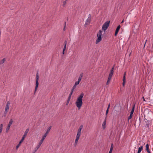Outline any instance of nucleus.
<instances>
[{
    "label": "nucleus",
    "instance_id": "obj_37",
    "mask_svg": "<svg viewBox=\"0 0 153 153\" xmlns=\"http://www.w3.org/2000/svg\"><path fill=\"white\" fill-rule=\"evenodd\" d=\"M114 66L113 68H112L111 69L110 71H112V72H114Z\"/></svg>",
    "mask_w": 153,
    "mask_h": 153
},
{
    "label": "nucleus",
    "instance_id": "obj_21",
    "mask_svg": "<svg viewBox=\"0 0 153 153\" xmlns=\"http://www.w3.org/2000/svg\"><path fill=\"white\" fill-rule=\"evenodd\" d=\"M111 79V78L108 77V80L106 82V85H108L109 84Z\"/></svg>",
    "mask_w": 153,
    "mask_h": 153
},
{
    "label": "nucleus",
    "instance_id": "obj_26",
    "mask_svg": "<svg viewBox=\"0 0 153 153\" xmlns=\"http://www.w3.org/2000/svg\"><path fill=\"white\" fill-rule=\"evenodd\" d=\"M83 73H81L80 74V75H79V76L78 78V79H79L80 80H81V79L82 78V76H83Z\"/></svg>",
    "mask_w": 153,
    "mask_h": 153
},
{
    "label": "nucleus",
    "instance_id": "obj_52",
    "mask_svg": "<svg viewBox=\"0 0 153 153\" xmlns=\"http://www.w3.org/2000/svg\"><path fill=\"white\" fill-rule=\"evenodd\" d=\"M146 44V43L145 42V44Z\"/></svg>",
    "mask_w": 153,
    "mask_h": 153
},
{
    "label": "nucleus",
    "instance_id": "obj_24",
    "mask_svg": "<svg viewBox=\"0 0 153 153\" xmlns=\"http://www.w3.org/2000/svg\"><path fill=\"white\" fill-rule=\"evenodd\" d=\"M6 60V59L4 58L0 61V65L3 63Z\"/></svg>",
    "mask_w": 153,
    "mask_h": 153
},
{
    "label": "nucleus",
    "instance_id": "obj_5",
    "mask_svg": "<svg viewBox=\"0 0 153 153\" xmlns=\"http://www.w3.org/2000/svg\"><path fill=\"white\" fill-rule=\"evenodd\" d=\"M82 128H83L82 125H81L79 126V128L78 129V130L77 135H78V136H80L81 130L82 129Z\"/></svg>",
    "mask_w": 153,
    "mask_h": 153
},
{
    "label": "nucleus",
    "instance_id": "obj_8",
    "mask_svg": "<svg viewBox=\"0 0 153 153\" xmlns=\"http://www.w3.org/2000/svg\"><path fill=\"white\" fill-rule=\"evenodd\" d=\"M126 72H125L123 74V86H124L125 85V83H126Z\"/></svg>",
    "mask_w": 153,
    "mask_h": 153
},
{
    "label": "nucleus",
    "instance_id": "obj_2",
    "mask_svg": "<svg viewBox=\"0 0 153 153\" xmlns=\"http://www.w3.org/2000/svg\"><path fill=\"white\" fill-rule=\"evenodd\" d=\"M110 21H108L105 22L103 25L102 27V30H103L104 31H105L108 27Z\"/></svg>",
    "mask_w": 153,
    "mask_h": 153
},
{
    "label": "nucleus",
    "instance_id": "obj_32",
    "mask_svg": "<svg viewBox=\"0 0 153 153\" xmlns=\"http://www.w3.org/2000/svg\"><path fill=\"white\" fill-rule=\"evenodd\" d=\"M108 111H109V109L108 108H107L106 111V116H107V115L108 114Z\"/></svg>",
    "mask_w": 153,
    "mask_h": 153
},
{
    "label": "nucleus",
    "instance_id": "obj_40",
    "mask_svg": "<svg viewBox=\"0 0 153 153\" xmlns=\"http://www.w3.org/2000/svg\"><path fill=\"white\" fill-rule=\"evenodd\" d=\"M8 112V111L5 110V111L4 112V114L6 115L7 114V113Z\"/></svg>",
    "mask_w": 153,
    "mask_h": 153
},
{
    "label": "nucleus",
    "instance_id": "obj_1",
    "mask_svg": "<svg viewBox=\"0 0 153 153\" xmlns=\"http://www.w3.org/2000/svg\"><path fill=\"white\" fill-rule=\"evenodd\" d=\"M84 95V93H82L76 100L75 104L78 108V110L80 109L83 103L82 98L83 97Z\"/></svg>",
    "mask_w": 153,
    "mask_h": 153
},
{
    "label": "nucleus",
    "instance_id": "obj_47",
    "mask_svg": "<svg viewBox=\"0 0 153 153\" xmlns=\"http://www.w3.org/2000/svg\"><path fill=\"white\" fill-rule=\"evenodd\" d=\"M72 93H72L70 92V94L69 95H71H71H72Z\"/></svg>",
    "mask_w": 153,
    "mask_h": 153
},
{
    "label": "nucleus",
    "instance_id": "obj_41",
    "mask_svg": "<svg viewBox=\"0 0 153 153\" xmlns=\"http://www.w3.org/2000/svg\"><path fill=\"white\" fill-rule=\"evenodd\" d=\"M71 97V95H69L68 96V99H69V100H70Z\"/></svg>",
    "mask_w": 153,
    "mask_h": 153
},
{
    "label": "nucleus",
    "instance_id": "obj_10",
    "mask_svg": "<svg viewBox=\"0 0 153 153\" xmlns=\"http://www.w3.org/2000/svg\"><path fill=\"white\" fill-rule=\"evenodd\" d=\"M106 118H107V116H106V117L104 121L102 123V127H103V129H105V125L106 124Z\"/></svg>",
    "mask_w": 153,
    "mask_h": 153
},
{
    "label": "nucleus",
    "instance_id": "obj_33",
    "mask_svg": "<svg viewBox=\"0 0 153 153\" xmlns=\"http://www.w3.org/2000/svg\"><path fill=\"white\" fill-rule=\"evenodd\" d=\"M65 49H66V48L65 47V48H63V51H62V54L63 55L64 54L65 51Z\"/></svg>",
    "mask_w": 153,
    "mask_h": 153
},
{
    "label": "nucleus",
    "instance_id": "obj_44",
    "mask_svg": "<svg viewBox=\"0 0 153 153\" xmlns=\"http://www.w3.org/2000/svg\"><path fill=\"white\" fill-rule=\"evenodd\" d=\"M142 99H143V101H146V100H145V99L144 97H142Z\"/></svg>",
    "mask_w": 153,
    "mask_h": 153
},
{
    "label": "nucleus",
    "instance_id": "obj_38",
    "mask_svg": "<svg viewBox=\"0 0 153 153\" xmlns=\"http://www.w3.org/2000/svg\"><path fill=\"white\" fill-rule=\"evenodd\" d=\"M76 85H75V84H74V85L73 86V88H73V89H75L76 87Z\"/></svg>",
    "mask_w": 153,
    "mask_h": 153
},
{
    "label": "nucleus",
    "instance_id": "obj_25",
    "mask_svg": "<svg viewBox=\"0 0 153 153\" xmlns=\"http://www.w3.org/2000/svg\"><path fill=\"white\" fill-rule=\"evenodd\" d=\"M3 124H1L0 126V134L1 133L2 131Z\"/></svg>",
    "mask_w": 153,
    "mask_h": 153
},
{
    "label": "nucleus",
    "instance_id": "obj_12",
    "mask_svg": "<svg viewBox=\"0 0 153 153\" xmlns=\"http://www.w3.org/2000/svg\"><path fill=\"white\" fill-rule=\"evenodd\" d=\"M51 128V126H50L47 129V131L46 132L45 134H44V135L45 136H47V135L48 134V133L50 131Z\"/></svg>",
    "mask_w": 153,
    "mask_h": 153
},
{
    "label": "nucleus",
    "instance_id": "obj_22",
    "mask_svg": "<svg viewBox=\"0 0 153 153\" xmlns=\"http://www.w3.org/2000/svg\"><path fill=\"white\" fill-rule=\"evenodd\" d=\"M13 123V119H11L10 120V121H9V124L8 125L11 126V125Z\"/></svg>",
    "mask_w": 153,
    "mask_h": 153
},
{
    "label": "nucleus",
    "instance_id": "obj_29",
    "mask_svg": "<svg viewBox=\"0 0 153 153\" xmlns=\"http://www.w3.org/2000/svg\"><path fill=\"white\" fill-rule=\"evenodd\" d=\"M66 1V0H65V1H64L63 2V7H65V5H66V4L67 3V2H66V1Z\"/></svg>",
    "mask_w": 153,
    "mask_h": 153
},
{
    "label": "nucleus",
    "instance_id": "obj_19",
    "mask_svg": "<svg viewBox=\"0 0 153 153\" xmlns=\"http://www.w3.org/2000/svg\"><path fill=\"white\" fill-rule=\"evenodd\" d=\"M81 81V80L79 79H78V81L76 82H75V85H78L79 84L80 82Z\"/></svg>",
    "mask_w": 153,
    "mask_h": 153
},
{
    "label": "nucleus",
    "instance_id": "obj_17",
    "mask_svg": "<svg viewBox=\"0 0 153 153\" xmlns=\"http://www.w3.org/2000/svg\"><path fill=\"white\" fill-rule=\"evenodd\" d=\"M146 150L147 152L149 151V145L148 144L146 145Z\"/></svg>",
    "mask_w": 153,
    "mask_h": 153
},
{
    "label": "nucleus",
    "instance_id": "obj_7",
    "mask_svg": "<svg viewBox=\"0 0 153 153\" xmlns=\"http://www.w3.org/2000/svg\"><path fill=\"white\" fill-rule=\"evenodd\" d=\"M97 38L96 41L95 43L97 44L102 40V36H97Z\"/></svg>",
    "mask_w": 153,
    "mask_h": 153
},
{
    "label": "nucleus",
    "instance_id": "obj_51",
    "mask_svg": "<svg viewBox=\"0 0 153 153\" xmlns=\"http://www.w3.org/2000/svg\"><path fill=\"white\" fill-rule=\"evenodd\" d=\"M123 20L122 21L121 23H123Z\"/></svg>",
    "mask_w": 153,
    "mask_h": 153
},
{
    "label": "nucleus",
    "instance_id": "obj_15",
    "mask_svg": "<svg viewBox=\"0 0 153 153\" xmlns=\"http://www.w3.org/2000/svg\"><path fill=\"white\" fill-rule=\"evenodd\" d=\"M113 143L111 144L110 149L108 153H112L113 148Z\"/></svg>",
    "mask_w": 153,
    "mask_h": 153
},
{
    "label": "nucleus",
    "instance_id": "obj_30",
    "mask_svg": "<svg viewBox=\"0 0 153 153\" xmlns=\"http://www.w3.org/2000/svg\"><path fill=\"white\" fill-rule=\"evenodd\" d=\"M67 43V41L66 40H65L64 42V48L65 47L66 48V45Z\"/></svg>",
    "mask_w": 153,
    "mask_h": 153
},
{
    "label": "nucleus",
    "instance_id": "obj_14",
    "mask_svg": "<svg viewBox=\"0 0 153 153\" xmlns=\"http://www.w3.org/2000/svg\"><path fill=\"white\" fill-rule=\"evenodd\" d=\"M143 149V146H141L140 147H139L138 149V152H137V153H140Z\"/></svg>",
    "mask_w": 153,
    "mask_h": 153
},
{
    "label": "nucleus",
    "instance_id": "obj_36",
    "mask_svg": "<svg viewBox=\"0 0 153 153\" xmlns=\"http://www.w3.org/2000/svg\"><path fill=\"white\" fill-rule=\"evenodd\" d=\"M70 100H69V99H68V100H67V102L66 103V105H67L69 103Z\"/></svg>",
    "mask_w": 153,
    "mask_h": 153
},
{
    "label": "nucleus",
    "instance_id": "obj_28",
    "mask_svg": "<svg viewBox=\"0 0 153 153\" xmlns=\"http://www.w3.org/2000/svg\"><path fill=\"white\" fill-rule=\"evenodd\" d=\"M120 28V25H118L117 27L116 30L119 32Z\"/></svg>",
    "mask_w": 153,
    "mask_h": 153
},
{
    "label": "nucleus",
    "instance_id": "obj_9",
    "mask_svg": "<svg viewBox=\"0 0 153 153\" xmlns=\"http://www.w3.org/2000/svg\"><path fill=\"white\" fill-rule=\"evenodd\" d=\"M10 104V102L9 101H8L6 105L5 106V111H8L9 108V105Z\"/></svg>",
    "mask_w": 153,
    "mask_h": 153
},
{
    "label": "nucleus",
    "instance_id": "obj_4",
    "mask_svg": "<svg viewBox=\"0 0 153 153\" xmlns=\"http://www.w3.org/2000/svg\"><path fill=\"white\" fill-rule=\"evenodd\" d=\"M29 130V128H27L26 129V130L25 131V132L24 134L23 135V137H22L21 140L20 141H21L22 142H23V141L25 139V137L27 136V133L28 132Z\"/></svg>",
    "mask_w": 153,
    "mask_h": 153
},
{
    "label": "nucleus",
    "instance_id": "obj_31",
    "mask_svg": "<svg viewBox=\"0 0 153 153\" xmlns=\"http://www.w3.org/2000/svg\"><path fill=\"white\" fill-rule=\"evenodd\" d=\"M132 116L133 115H132L130 114V116L128 117V120L131 119L132 118Z\"/></svg>",
    "mask_w": 153,
    "mask_h": 153
},
{
    "label": "nucleus",
    "instance_id": "obj_34",
    "mask_svg": "<svg viewBox=\"0 0 153 153\" xmlns=\"http://www.w3.org/2000/svg\"><path fill=\"white\" fill-rule=\"evenodd\" d=\"M42 144L40 143H39V144L37 146V149H38L40 147L41 145Z\"/></svg>",
    "mask_w": 153,
    "mask_h": 153
},
{
    "label": "nucleus",
    "instance_id": "obj_49",
    "mask_svg": "<svg viewBox=\"0 0 153 153\" xmlns=\"http://www.w3.org/2000/svg\"><path fill=\"white\" fill-rule=\"evenodd\" d=\"M3 116L5 117L6 116V115L4 114V115Z\"/></svg>",
    "mask_w": 153,
    "mask_h": 153
},
{
    "label": "nucleus",
    "instance_id": "obj_48",
    "mask_svg": "<svg viewBox=\"0 0 153 153\" xmlns=\"http://www.w3.org/2000/svg\"><path fill=\"white\" fill-rule=\"evenodd\" d=\"M147 152H148V153H151L150 151Z\"/></svg>",
    "mask_w": 153,
    "mask_h": 153
},
{
    "label": "nucleus",
    "instance_id": "obj_50",
    "mask_svg": "<svg viewBox=\"0 0 153 153\" xmlns=\"http://www.w3.org/2000/svg\"><path fill=\"white\" fill-rule=\"evenodd\" d=\"M35 151H34V152H33L32 153H35Z\"/></svg>",
    "mask_w": 153,
    "mask_h": 153
},
{
    "label": "nucleus",
    "instance_id": "obj_43",
    "mask_svg": "<svg viewBox=\"0 0 153 153\" xmlns=\"http://www.w3.org/2000/svg\"><path fill=\"white\" fill-rule=\"evenodd\" d=\"M74 89H73V88H72V89L71 90V93H73V91H74Z\"/></svg>",
    "mask_w": 153,
    "mask_h": 153
},
{
    "label": "nucleus",
    "instance_id": "obj_11",
    "mask_svg": "<svg viewBox=\"0 0 153 153\" xmlns=\"http://www.w3.org/2000/svg\"><path fill=\"white\" fill-rule=\"evenodd\" d=\"M135 103L133 105L132 107V109L130 112V115H133V114L134 113V108H135Z\"/></svg>",
    "mask_w": 153,
    "mask_h": 153
},
{
    "label": "nucleus",
    "instance_id": "obj_3",
    "mask_svg": "<svg viewBox=\"0 0 153 153\" xmlns=\"http://www.w3.org/2000/svg\"><path fill=\"white\" fill-rule=\"evenodd\" d=\"M39 74L38 72L36 74V86L34 90V94L35 93L39 85Z\"/></svg>",
    "mask_w": 153,
    "mask_h": 153
},
{
    "label": "nucleus",
    "instance_id": "obj_39",
    "mask_svg": "<svg viewBox=\"0 0 153 153\" xmlns=\"http://www.w3.org/2000/svg\"><path fill=\"white\" fill-rule=\"evenodd\" d=\"M66 22H65V26H64V28H63L64 30H65V26H66Z\"/></svg>",
    "mask_w": 153,
    "mask_h": 153
},
{
    "label": "nucleus",
    "instance_id": "obj_45",
    "mask_svg": "<svg viewBox=\"0 0 153 153\" xmlns=\"http://www.w3.org/2000/svg\"><path fill=\"white\" fill-rule=\"evenodd\" d=\"M37 149V147H36L35 148V150H34L35 152H36L37 151V150L38 149Z\"/></svg>",
    "mask_w": 153,
    "mask_h": 153
},
{
    "label": "nucleus",
    "instance_id": "obj_18",
    "mask_svg": "<svg viewBox=\"0 0 153 153\" xmlns=\"http://www.w3.org/2000/svg\"><path fill=\"white\" fill-rule=\"evenodd\" d=\"M113 73L114 72H112V71H110V73L109 74V76H108V77L111 78H112V75H113Z\"/></svg>",
    "mask_w": 153,
    "mask_h": 153
},
{
    "label": "nucleus",
    "instance_id": "obj_6",
    "mask_svg": "<svg viewBox=\"0 0 153 153\" xmlns=\"http://www.w3.org/2000/svg\"><path fill=\"white\" fill-rule=\"evenodd\" d=\"M88 16H89L86 21L85 23V25H88L90 23V22L91 18V15L90 14H89Z\"/></svg>",
    "mask_w": 153,
    "mask_h": 153
},
{
    "label": "nucleus",
    "instance_id": "obj_13",
    "mask_svg": "<svg viewBox=\"0 0 153 153\" xmlns=\"http://www.w3.org/2000/svg\"><path fill=\"white\" fill-rule=\"evenodd\" d=\"M46 136H45L44 135L43 136H42V139H41V140H40V142H39V143H40L41 144H42V143H43L44 140V139H45V138H46Z\"/></svg>",
    "mask_w": 153,
    "mask_h": 153
},
{
    "label": "nucleus",
    "instance_id": "obj_53",
    "mask_svg": "<svg viewBox=\"0 0 153 153\" xmlns=\"http://www.w3.org/2000/svg\"><path fill=\"white\" fill-rule=\"evenodd\" d=\"M66 1H68V0H66Z\"/></svg>",
    "mask_w": 153,
    "mask_h": 153
},
{
    "label": "nucleus",
    "instance_id": "obj_35",
    "mask_svg": "<svg viewBox=\"0 0 153 153\" xmlns=\"http://www.w3.org/2000/svg\"><path fill=\"white\" fill-rule=\"evenodd\" d=\"M118 31L115 30V34H114L115 36H117V34L118 33Z\"/></svg>",
    "mask_w": 153,
    "mask_h": 153
},
{
    "label": "nucleus",
    "instance_id": "obj_27",
    "mask_svg": "<svg viewBox=\"0 0 153 153\" xmlns=\"http://www.w3.org/2000/svg\"><path fill=\"white\" fill-rule=\"evenodd\" d=\"M22 143V142L20 141L18 144L17 145L16 147V149H18L19 148V146H20V145Z\"/></svg>",
    "mask_w": 153,
    "mask_h": 153
},
{
    "label": "nucleus",
    "instance_id": "obj_23",
    "mask_svg": "<svg viewBox=\"0 0 153 153\" xmlns=\"http://www.w3.org/2000/svg\"><path fill=\"white\" fill-rule=\"evenodd\" d=\"M10 126L9 125H7V126L6 128V133H7L8 132V131H9V129H10Z\"/></svg>",
    "mask_w": 153,
    "mask_h": 153
},
{
    "label": "nucleus",
    "instance_id": "obj_20",
    "mask_svg": "<svg viewBox=\"0 0 153 153\" xmlns=\"http://www.w3.org/2000/svg\"><path fill=\"white\" fill-rule=\"evenodd\" d=\"M102 31L101 30H99L97 34V36H102Z\"/></svg>",
    "mask_w": 153,
    "mask_h": 153
},
{
    "label": "nucleus",
    "instance_id": "obj_46",
    "mask_svg": "<svg viewBox=\"0 0 153 153\" xmlns=\"http://www.w3.org/2000/svg\"><path fill=\"white\" fill-rule=\"evenodd\" d=\"M77 143H76L75 142V143H74V146H76L77 145Z\"/></svg>",
    "mask_w": 153,
    "mask_h": 153
},
{
    "label": "nucleus",
    "instance_id": "obj_42",
    "mask_svg": "<svg viewBox=\"0 0 153 153\" xmlns=\"http://www.w3.org/2000/svg\"><path fill=\"white\" fill-rule=\"evenodd\" d=\"M110 104H109L108 105V108H108V109H109L110 107Z\"/></svg>",
    "mask_w": 153,
    "mask_h": 153
},
{
    "label": "nucleus",
    "instance_id": "obj_16",
    "mask_svg": "<svg viewBox=\"0 0 153 153\" xmlns=\"http://www.w3.org/2000/svg\"><path fill=\"white\" fill-rule=\"evenodd\" d=\"M80 137V136H79L76 135V139L75 140V142L76 143H77L78 140L79 139Z\"/></svg>",
    "mask_w": 153,
    "mask_h": 153
}]
</instances>
